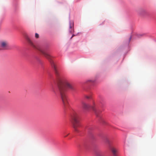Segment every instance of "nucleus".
I'll list each match as a JSON object with an SVG mask.
<instances>
[{"mask_svg":"<svg viewBox=\"0 0 156 156\" xmlns=\"http://www.w3.org/2000/svg\"><path fill=\"white\" fill-rule=\"evenodd\" d=\"M91 108L96 115L97 116H98V115L101 112V111L100 110L98 109L97 108L95 107L94 105L92 106L91 107Z\"/></svg>","mask_w":156,"mask_h":156,"instance_id":"39448f33","label":"nucleus"},{"mask_svg":"<svg viewBox=\"0 0 156 156\" xmlns=\"http://www.w3.org/2000/svg\"><path fill=\"white\" fill-rule=\"evenodd\" d=\"M52 66L54 68L55 73L56 74H58V71L56 65L54 63H52Z\"/></svg>","mask_w":156,"mask_h":156,"instance_id":"9b49d317","label":"nucleus"},{"mask_svg":"<svg viewBox=\"0 0 156 156\" xmlns=\"http://www.w3.org/2000/svg\"><path fill=\"white\" fill-rule=\"evenodd\" d=\"M85 97L87 99H89L91 98V97L90 96H86Z\"/></svg>","mask_w":156,"mask_h":156,"instance_id":"4468645a","label":"nucleus"},{"mask_svg":"<svg viewBox=\"0 0 156 156\" xmlns=\"http://www.w3.org/2000/svg\"><path fill=\"white\" fill-rule=\"evenodd\" d=\"M96 81V80L94 79H90L87 80L86 82L87 83H89L90 84H93Z\"/></svg>","mask_w":156,"mask_h":156,"instance_id":"9d476101","label":"nucleus"},{"mask_svg":"<svg viewBox=\"0 0 156 156\" xmlns=\"http://www.w3.org/2000/svg\"><path fill=\"white\" fill-rule=\"evenodd\" d=\"M110 149L111 151L114 156H118L117 155V153L118 152V150L115 148L113 147H111Z\"/></svg>","mask_w":156,"mask_h":156,"instance_id":"0eeeda50","label":"nucleus"},{"mask_svg":"<svg viewBox=\"0 0 156 156\" xmlns=\"http://www.w3.org/2000/svg\"><path fill=\"white\" fill-rule=\"evenodd\" d=\"M0 50H6L9 49V42L6 40H2L0 41Z\"/></svg>","mask_w":156,"mask_h":156,"instance_id":"20e7f679","label":"nucleus"},{"mask_svg":"<svg viewBox=\"0 0 156 156\" xmlns=\"http://www.w3.org/2000/svg\"><path fill=\"white\" fill-rule=\"evenodd\" d=\"M58 82L60 96L64 105L66 108L68 105L67 97L66 93V88L73 90L74 89V86L65 78H59L58 80Z\"/></svg>","mask_w":156,"mask_h":156,"instance_id":"f257e3e1","label":"nucleus"},{"mask_svg":"<svg viewBox=\"0 0 156 156\" xmlns=\"http://www.w3.org/2000/svg\"><path fill=\"white\" fill-rule=\"evenodd\" d=\"M70 120L72 123L73 127L75 131L78 132L79 130L78 128L80 125L78 120V116L77 113L76 112H73L71 115Z\"/></svg>","mask_w":156,"mask_h":156,"instance_id":"f03ea898","label":"nucleus"},{"mask_svg":"<svg viewBox=\"0 0 156 156\" xmlns=\"http://www.w3.org/2000/svg\"><path fill=\"white\" fill-rule=\"evenodd\" d=\"M82 106L85 109H87L90 107V105L84 101L82 102Z\"/></svg>","mask_w":156,"mask_h":156,"instance_id":"423d86ee","label":"nucleus"},{"mask_svg":"<svg viewBox=\"0 0 156 156\" xmlns=\"http://www.w3.org/2000/svg\"><path fill=\"white\" fill-rule=\"evenodd\" d=\"M73 26H74V24H73V22H70L69 23L70 29L69 30V32L71 33H72L74 31Z\"/></svg>","mask_w":156,"mask_h":156,"instance_id":"6e6552de","label":"nucleus"},{"mask_svg":"<svg viewBox=\"0 0 156 156\" xmlns=\"http://www.w3.org/2000/svg\"><path fill=\"white\" fill-rule=\"evenodd\" d=\"M74 36V35H73L72 36V37H71V38H72Z\"/></svg>","mask_w":156,"mask_h":156,"instance_id":"dca6fc26","label":"nucleus"},{"mask_svg":"<svg viewBox=\"0 0 156 156\" xmlns=\"http://www.w3.org/2000/svg\"><path fill=\"white\" fill-rule=\"evenodd\" d=\"M96 156H104V155L102 152H99L96 153Z\"/></svg>","mask_w":156,"mask_h":156,"instance_id":"f8f14e48","label":"nucleus"},{"mask_svg":"<svg viewBox=\"0 0 156 156\" xmlns=\"http://www.w3.org/2000/svg\"><path fill=\"white\" fill-rule=\"evenodd\" d=\"M106 142L108 143V144H109V141L108 139H107Z\"/></svg>","mask_w":156,"mask_h":156,"instance_id":"2eb2a0df","label":"nucleus"},{"mask_svg":"<svg viewBox=\"0 0 156 156\" xmlns=\"http://www.w3.org/2000/svg\"><path fill=\"white\" fill-rule=\"evenodd\" d=\"M69 134H68L67 135V136H64L65 137H66Z\"/></svg>","mask_w":156,"mask_h":156,"instance_id":"f3484780","label":"nucleus"},{"mask_svg":"<svg viewBox=\"0 0 156 156\" xmlns=\"http://www.w3.org/2000/svg\"><path fill=\"white\" fill-rule=\"evenodd\" d=\"M35 37L36 38H38L39 37V34H38L37 33H35Z\"/></svg>","mask_w":156,"mask_h":156,"instance_id":"ddd939ff","label":"nucleus"},{"mask_svg":"<svg viewBox=\"0 0 156 156\" xmlns=\"http://www.w3.org/2000/svg\"><path fill=\"white\" fill-rule=\"evenodd\" d=\"M139 13L141 15H143L147 13L146 11L144 9H141L139 11Z\"/></svg>","mask_w":156,"mask_h":156,"instance_id":"1a4fd4ad","label":"nucleus"},{"mask_svg":"<svg viewBox=\"0 0 156 156\" xmlns=\"http://www.w3.org/2000/svg\"><path fill=\"white\" fill-rule=\"evenodd\" d=\"M27 42L30 44V45L34 48L37 49L39 50L41 53L44 55L49 60H51V55L47 53L46 52L43 51L38 49L33 44V42L30 40L29 37L28 36H26V37Z\"/></svg>","mask_w":156,"mask_h":156,"instance_id":"7ed1b4c3","label":"nucleus"}]
</instances>
